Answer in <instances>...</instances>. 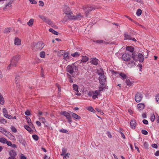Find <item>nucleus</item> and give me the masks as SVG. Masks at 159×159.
Masks as SVG:
<instances>
[{
    "label": "nucleus",
    "mask_w": 159,
    "mask_h": 159,
    "mask_svg": "<svg viewBox=\"0 0 159 159\" xmlns=\"http://www.w3.org/2000/svg\"><path fill=\"white\" fill-rule=\"evenodd\" d=\"M73 14L69 15V19H72L74 20H80L81 18L83 17V16H82L80 13L77 15L76 16L73 15Z\"/></svg>",
    "instance_id": "nucleus-5"
},
{
    "label": "nucleus",
    "mask_w": 159,
    "mask_h": 159,
    "mask_svg": "<svg viewBox=\"0 0 159 159\" xmlns=\"http://www.w3.org/2000/svg\"><path fill=\"white\" fill-rule=\"evenodd\" d=\"M34 21V20L33 19H31L27 22V24L29 26H32L33 24Z\"/></svg>",
    "instance_id": "nucleus-27"
},
{
    "label": "nucleus",
    "mask_w": 159,
    "mask_h": 159,
    "mask_svg": "<svg viewBox=\"0 0 159 159\" xmlns=\"http://www.w3.org/2000/svg\"><path fill=\"white\" fill-rule=\"evenodd\" d=\"M4 102L3 98H0V103L3 104Z\"/></svg>",
    "instance_id": "nucleus-54"
},
{
    "label": "nucleus",
    "mask_w": 159,
    "mask_h": 159,
    "mask_svg": "<svg viewBox=\"0 0 159 159\" xmlns=\"http://www.w3.org/2000/svg\"><path fill=\"white\" fill-rule=\"evenodd\" d=\"M26 119L27 120V122H28L29 125L30 126H32L33 125V124L31 122V119L29 117H26Z\"/></svg>",
    "instance_id": "nucleus-25"
},
{
    "label": "nucleus",
    "mask_w": 159,
    "mask_h": 159,
    "mask_svg": "<svg viewBox=\"0 0 159 159\" xmlns=\"http://www.w3.org/2000/svg\"><path fill=\"white\" fill-rule=\"evenodd\" d=\"M95 93L97 95H98L100 94V92L98 90L95 91Z\"/></svg>",
    "instance_id": "nucleus-58"
},
{
    "label": "nucleus",
    "mask_w": 159,
    "mask_h": 159,
    "mask_svg": "<svg viewBox=\"0 0 159 159\" xmlns=\"http://www.w3.org/2000/svg\"><path fill=\"white\" fill-rule=\"evenodd\" d=\"M64 12L66 15L68 17H69V15L73 14L71 11H70V8L67 6H65L64 7Z\"/></svg>",
    "instance_id": "nucleus-8"
},
{
    "label": "nucleus",
    "mask_w": 159,
    "mask_h": 159,
    "mask_svg": "<svg viewBox=\"0 0 159 159\" xmlns=\"http://www.w3.org/2000/svg\"><path fill=\"white\" fill-rule=\"evenodd\" d=\"M142 133L144 135H147L148 134V132L145 130L143 129L141 131Z\"/></svg>",
    "instance_id": "nucleus-51"
},
{
    "label": "nucleus",
    "mask_w": 159,
    "mask_h": 159,
    "mask_svg": "<svg viewBox=\"0 0 159 159\" xmlns=\"http://www.w3.org/2000/svg\"><path fill=\"white\" fill-rule=\"evenodd\" d=\"M25 114L26 116H29L30 115V111L28 110H27L25 112Z\"/></svg>",
    "instance_id": "nucleus-56"
},
{
    "label": "nucleus",
    "mask_w": 159,
    "mask_h": 159,
    "mask_svg": "<svg viewBox=\"0 0 159 159\" xmlns=\"http://www.w3.org/2000/svg\"><path fill=\"white\" fill-rule=\"evenodd\" d=\"M143 123L146 125L148 124V121L147 120L145 119L143 120Z\"/></svg>",
    "instance_id": "nucleus-60"
},
{
    "label": "nucleus",
    "mask_w": 159,
    "mask_h": 159,
    "mask_svg": "<svg viewBox=\"0 0 159 159\" xmlns=\"http://www.w3.org/2000/svg\"><path fill=\"white\" fill-rule=\"evenodd\" d=\"M32 50L34 51H39L44 47V43L42 41L38 42H34L31 44Z\"/></svg>",
    "instance_id": "nucleus-1"
},
{
    "label": "nucleus",
    "mask_w": 159,
    "mask_h": 159,
    "mask_svg": "<svg viewBox=\"0 0 159 159\" xmlns=\"http://www.w3.org/2000/svg\"><path fill=\"white\" fill-rule=\"evenodd\" d=\"M20 76L19 75H17L15 77V80L16 84L18 83L20 79Z\"/></svg>",
    "instance_id": "nucleus-34"
},
{
    "label": "nucleus",
    "mask_w": 159,
    "mask_h": 159,
    "mask_svg": "<svg viewBox=\"0 0 159 159\" xmlns=\"http://www.w3.org/2000/svg\"><path fill=\"white\" fill-rule=\"evenodd\" d=\"M130 125L131 128L132 129H134L136 125V120L134 119L132 120L130 122Z\"/></svg>",
    "instance_id": "nucleus-12"
},
{
    "label": "nucleus",
    "mask_w": 159,
    "mask_h": 159,
    "mask_svg": "<svg viewBox=\"0 0 159 159\" xmlns=\"http://www.w3.org/2000/svg\"><path fill=\"white\" fill-rule=\"evenodd\" d=\"M127 65L129 67L131 68L135 66V63L134 61L131 60L128 62Z\"/></svg>",
    "instance_id": "nucleus-15"
},
{
    "label": "nucleus",
    "mask_w": 159,
    "mask_h": 159,
    "mask_svg": "<svg viewBox=\"0 0 159 159\" xmlns=\"http://www.w3.org/2000/svg\"><path fill=\"white\" fill-rule=\"evenodd\" d=\"M65 52L64 51H60L58 53V55L61 56V55H63Z\"/></svg>",
    "instance_id": "nucleus-46"
},
{
    "label": "nucleus",
    "mask_w": 159,
    "mask_h": 159,
    "mask_svg": "<svg viewBox=\"0 0 159 159\" xmlns=\"http://www.w3.org/2000/svg\"><path fill=\"white\" fill-rule=\"evenodd\" d=\"M66 151H67V150H66V148H62V152H61V155H64L65 154V153H66Z\"/></svg>",
    "instance_id": "nucleus-39"
},
{
    "label": "nucleus",
    "mask_w": 159,
    "mask_h": 159,
    "mask_svg": "<svg viewBox=\"0 0 159 159\" xmlns=\"http://www.w3.org/2000/svg\"><path fill=\"white\" fill-rule=\"evenodd\" d=\"M73 87L74 90L76 92L78 91V87L77 85L74 84L73 85Z\"/></svg>",
    "instance_id": "nucleus-40"
},
{
    "label": "nucleus",
    "mask_w": 159,
    "mask_h": 159,
    "mask_svg": "<svg viewBox=\"0 0 159 159\" xmlns=\"http://www.w3.org/2000/svg\"><path fill=\"white\" fill-rule=\"evenodd\" d=\"M7 121L4 118L0 119V122L3 124H5L7 123Z\"/></svg>",
    "instance_id": "nucleus-47"
},
{
    "label": "nucleus",
    "mask_w": 159,
    "mask_h": 159,
    "mask_svg": "<svg viewBox=\"0 0 159 159\" xmlns=\"http://www.w3.org/2000/svg\"><path fill=\"white\" fill-rule=\"evenodd\" d=\"M10 117H9V118H7L9 119H16V116H12L10 115H9Z\"/></svg>",
    "instance_id": "nucleus-62"
},
{
    "label": "nucleus",
    "mask_w": 159,
    "mask_h": 159,
    "mask_svg": "<svg viewBox=\"0 0 159 159\" xmlns=\"http://www.w3.org/2000/svg\"><path fill=\"white\" fill-rule=\"evenodd\" d=\"M60 114L66 117L68 120V122L71 123L72 122L70 116L68 112L66 111H62L61 112Z\"/></svg>",
    "instance_id": "nucleus-6"
},
{
    "label": "nucleus",
    "mask_w": 159,
    "mask_h": 159,
    "mask_svg": "<svg viewBox=\"0 0 159 159\" xmlns=\"http://www.w3.org/2000/svg\"><path fill=\"white\" fill-rule=\"evenodd\" d=\"M94 42L97 43H98L99 44H101L102 43H107L105 42L104 41H103V40H96L95 41H94Z\"/></svg>",
    "instance_id": "nucleus-30"
},
{
    "label": "nucleus",
    "mask_w": 159,
    "mask_h": 159,
    "mask_svg": "<svg viewBox=\"0 0 159 159\" xmlns=\"http://www.w3.org/2000/svg\"><path fill=\"white\" fill-rule=\"evenodd\" d=\"M138 54V57H139V62H143L144 60L143 55L141 53H139Z\"/></svg>",
    "instance_id": "nucleus-19"
},
{
    "label": "nucleus",
    "mask_w": 159,
    "mask_h": 159,
    "mask_svg": "<svg viewBox=\"0 0 159 159\" xmlns=\"http://www.w3.org/2000/svg\"><path fill=\"white\" fill-rule=\"evenodd\" d=\"M48 25H50L51 26H52L53 25V23L51 20L47 18L46 20L44 21Z\"/></svg>",
    "instance_id": "nucleus-24"
},
{
    "label": "nucleus",
    "mask_w": 159,
    "mask_h": 159,
    "mask_svg": "<svg viewBox=\"0 0 159 159\" xmlns=\"http://www.w3.org/2000/svg\"><path fill=\"white\" fill-rule=\"evenodd\" d=\"M107 134L109 138H111L112 137L111 135L110 132H107Z\"/></svg>",
    "instance_id": "nucleus-64"
},
{
    "label": "nucleus",
    "mask_w": 159,
    "mask_h": 159,
    "mask_svg": "<svg viewBox=\"0 0 159 159\" xmlns=\"http://www.w3.org/2000/svg\"><path fill=\"white\" fill-rule=\"evenodd\" d=\"M60 131L62 133H66L67 131L65 129H61L60 130Z\"/></svg>",
    "instance_id": "nucleus-61"
},
{
    "label": "nucleus",
    "mask_w": 159,
    "mask_h": 159,
    "mask_svg": "<svg viewBox=\"0 0 159 159\" xmlns=\"http://www.w3.org/2000/svg\"><path fill=\"white\" fill-rule=\"evenodd\" d=\"M68 56V52H65L63 54V59L66 60V61L69 59V57Z\"/></svg>",
    "instance_id": "nucleus-23"
},
{
    "label": "nucleus",
    "mask_w": 159,
    "mask_h": 159,
    "mask_svg": "<svg viewBox=\"0 0 159 159\" xmlns=\"http://www.w3.org/2000/svg\"><path fill=\"white\" fill-rule=\"evenodd\" d=\"M11 30L10 28H7L4 30V33L5 34L8 33L10 32Z\"/></svg>",
    "instance_id": "nucleus-33"
},
{
    "label": "nucleus",
    "mask_w": 159,
    "mask_h": 159,
    "mask_svg": "<svg viewBox=\"0 0 159 159\" xmlns=\"http://www.w3.org/2000/svg\"><path fill=\"white\" fill-rule=\"evenodd\" d=\"M155 119V116L154 114H153L151 116L150 118L151 120L152 121H153Z\"/></svg>",
    "instance_id": "nucleus-50"
},
{
    "label": "nucleus",
    "mask_w": 159,
    "mask_h": 159,
    "mask_svg": "<svg viewBox=\"0 0 159 159\" xmlns=\"http://www.w3.org/2000/svg\"><path fill=\"white\" fill-rule=\"evenodd\" d=\"M120 76L121 77V78L123 79H126L127 78V76L123 73H120L119 74Z\"/></svg>",
    "instance_id": "nucleus-29"
},
{
    "label": "nucleus",
    "mask_w": 159,
    "mask_h": 159,
    "mask_svg": "<svg viewBox=\"0 0 159 159\" xmlns=\"http://www.w3.org/2000/svg\"><path fill=\"white\" fill-rule=\"evenodd\" d=\"M98 59L94 58L92 59V60L90 61V62L93 64L97 65L98 64Z\"/></svg>",
    "instance_id": "nucleus-13"
},
{
    "label": "nucleus",
    "mask_w": 159,
    "mask_h": 159,
    "mask_svg": "<svg viewBox=\"0 0 159 159\" xmlns=\"http://www.w3.org/2000/svg\"><path fill=\"white\" fill-rule=\"evenodd\" d=\"M77 66L75 63L71 65H69L66 67L67 71L70 74H72L74 72L77 70Z\"/></svg>",
    "instance_id": "nucleus-3"
},
{
    "label": "nucleus",
    "mask_w": 159,
    "mask_h": 159,
    "mask_svg": "<svg viewBox=\"0 0 159 159\" xmlns=\"http://www.w3.org/2000/svg\"><path fill=\"white\" fill-rule=\"evenodd\" d=\"M88 110L89 111L91 112H92L93 113H94L95 112V110L93 108V107H89L88 108Z\"/></svg>",
    "instance_id": "nucleus-42"
},
{
    "label": "nucleus",
    "mask_w": 159,
    "mask_h": 159,
    "mask_svg": "<svg viewBox=\"0 0 159 159\" xmlns=\"http://www.w3.org/2000/svg\"><path fill=\"white\" fill-rule=\"evenodd\" d=\"M49 31L52 32V33L55 35H57L58 34V32L55 31L52 28H50L49 29Z\"/></svg>",
    "instance_id": "nucleus-28"
},
{
    "label": "nucleus",
    "mask_w": 159,
    "mask_h": 159,
    "mask_svg": "<svg viewBox=\"0 0 159 159\" xmlns=\"http://www.w3.org/2000/svg\"><path fill=\"white\" fill-rule=\"evenodd\" d=\"M136 14L137 16H139L142 14V10L140 9H138Z\"/></svg>",
    "instance_id": "nucleus-37"
},
{
    "label": "nucleus",
    "mask_w": 159,
    "mask_h": 159,
    "mask_svg": "<svg viewBox=\"0 0 159 159\" xmlns=\"http://www.w3.org/2000/svg\"><path fill=\"white\" fill-rule=\"evenodd\" d=\"M11 2H9L6 5L5 7H4L3 8V10H5V9H6V8L7 7H11Z\"/></svg>",
    "instance_id": "nucleus-45"
},
{
    "label": "nucleus",
    "mask_w": 159,
    "mask_h": 159,
    "mask_svg": "<svg viewBox=\"0 0 159 159\" xmlns=\"http://www.w3.org/2000/svg\"><path fill=\"white\" fill-rule=\"evenodd\" d=\"M30 2L32 4H36L37 3V2L36 1L34 0H29Z\"/></svg>",
    "instance_id": "nucleus-55"
},
{
    "label": "nucleus",
    "mask_w": 159,
    "mask_h": 159,
    "mask_svg": "<svg viewBox=\"0 0 159 159\" xmlns=\"http://www.w3.org/2000/svg\"><path fill=\"white\" fill-rule=\"evenodd\" d=\"M2 111L4 114V115L5 117L7 118H9V117L10 116H9L10 115H8L7 114V111L5 108H3V109Z\"/></svg>",
    "instance_id": "nucleus-20"
},
{
    "label": "nucleus",
    "mask_w": 159,
    "mask_h": 159,
    "mask_svg": "<svg viewBox=\"0 0 159 159\" xmlns=\"http://www.w3.org/2000/svg\"><path fill=\"white\" fill-rule=\"evenodd\" d=\"M9 153L10 157L7 159H16L15 157L16 155V153L14 150L9 151Z\"/></svg>",
    "instance_id": "nucleus-9"
},
{
    "label": "nucleus",
    "mask_w": 159,
    "mask_h": 159,
    "mask_svg": "<svg viewBox=\"0 0 159 159\" xmlns=\"http://www.w3.org/2000/svg\"><path fill=\"white\" fill-rule=\"evenodd\" d=\"M0 132L3 134L7 136L8 137L9 136H8V135H6V134L5 133H7V134H8L9 135H10V136H11L12 137H14V136L12 135H11V133H10L9 132L7 131L6 129H4L2 127H0Z\"/></svg>",
    "instance_id": "nucleus-11"
},
{
    "label": "nucleus",
    "mask_w": 159,
    "mask_h": 159,
    "mask_svg": "<svg viewBox=\"0 0 159 159\" xmlns=\"http://www.w3.org/2000/svg\"><path fill=\"white\" fill-rule=\"evenodd\" d=\"M143 144L144 147L148 149V144L146 142H144Z\"/></svg>",
    "instance_id": "nucleus-53"
},
{
    "label": "nucleus",
    "mask_w": 159,
    "mask_h": 159,
    "mask_svg": "<svg viewBox=\"0 0 159 159\" xmlns=\"http://www.w3.org/2000/svg\"><path fill=\"white\" fill-rule=\"evenodd\" d=\"M6 143H7V145L10 146H11V144H12L11 142H10V141H7V140Z\"/></svg>",
    "instance_id": "nucleus-59"
},
{
    "label": "nucleus",
    "mask_w": 159,
    "mask_h": 159,
    "mask_svg": "<svg viewBox=\"0 0 159 159\" xmlns=\"http://www.w3.org/2000/svg\"><path fill=\"white\" fill-rule=\"evenodd\" d=\"M126 49L127 51L132 52L134 50V48L132 46H127L126 47Z\"/></svg>",
    "instance_id": "nucleus-21"
},
{
    "label": "nucleus",
    "mask_w": 159,
    "mask_h": 159,
    "mask_svg": "<svg viewBox=\"0 0 159 159\" xmlns=\"http://www.w3.org/2000/svg\"><path fill=\"white\" fill-rule=\"evenodd\" d=\"M124 37L126 39L130 40L131 39V36L128 35L127 32H125L124 34Z\"/></svg>",
    "instance_id": "nucleus-26"
},
{
    "label": "nucleus",
    "mask_w": 159,
    "mask_h": 159,
    "mask_svg": "<svg viewBox=\"0 0 159 159\" xmlns=\"http://www.w3.org/2000/svg\"><path fill=\"white\" fill-rule=\"evenodd\" d=\"M7 140L4 138H0V142L3 143H5L6 142Z\"/></svg>",
    "instance_id": "nucleus-38"
},
{
    "label": "nucleus",
    "mask_w": 159,
    "mask_h": 159,
    "mask_svg": "<svg viewBox=\"0 0 159 159\" xmlns=\"http://www.w3.org/2000/svg\"><path fill=\"white\" fill-rule=\"evenodd\" d=\"M20 59V55H17L16 56H14L11 61L10 64L7 66V69H10V67L12 66V67H15L18 61Z\"/></svg>",
    "instance_id": "nucleus-2"
},
{
    "label": "nucleus",
    "mask_w": 159,
    "mask_h": 159,
    "mask_svg": "<svg viewBox=\"0 0 159 159\" xmlns=\"http://www.w3.org/2000/svg\"><path fill=\"white\" fill-rule=\"evenodd\" d=\"M126 84L129 86H130L132 84L131 82L129 79H126Z\"/></svg>",
    "instance_id": "nucleus-31"
},
{
    "label": "nucleus",
    "mask_w": 159,
    "mask_h": 159,
    "mask_svg": "<svg viewBox=\"0 0 159 159\" xmlns=\"http://www.w3.org/2000/svg\"><path fill=\"white\" fill-rule=\"evenodd\" d=\"M86 9V10L89 12L92 10H94V8L93 7H87Z\"/></svg>",
    "instance_id": "nucleus-43"
},
{
    "label": "nucleus",
    "mask_w": 159,
    "mask_h": 159,
    "mask_svg": "<svg viewBox=\"0 0 159 159\" xmlns=\"http://www.w3.org/2000/svg\"><path fill=\"white\" fill-rule=\"evenodd\" d=\"M24 127L25 129L29 131H31L32 129L29 126L27 125H25L24 126Z\"/></svg>",
    "instance_id": "nucleus-41"
},
{
    "label": "nucleus",
    "mask_w": 159,
    "mask_h": 159,
    "mask_svg": "<svg viewBox=\"0 0 159 159\" xmlns=\"http://www.w3.org/2000/svg\"><path fill=\"white\" fill-rule=\"evenodd\" d=\"M142 97V94L139 93L137 92L135 96V100L137 102H139L141 100Z\"/></svg>",
    "instance_id": "nucleus-10"
},
{
    "label": "nucleus",
    "mask_w": 159,
    "mask_h": 159,
    "mask_svg": "<svg viewBox=\"0 0 159 159\" xmlns=\"http://www.w3.org/2000/svg\"><path fill=\"white\" fill-rule=\"evenodd\" d=\"M98 74L99 75V80L100 83L102 85H104L106 81V78L104 74V71L102 70L101 72L98 71Z\"/></svg>",
    "instance_id": "nucleus-4"
},
{
    "label": "nucleus",
    "mask_w": 159,
    "mask_h": 159,
    "mask_svg": "<svg viewBox=\"0 0 159 159\" xmlns=\"http://www.w3.org/2000/svg\"><path fill=\"white\" fill-rule=\"evenodd\" d=\"M80 54H79V52H76L74 53H72L71 54V56L74 57H77L79 56Z\"/></svg>",
    "instance_id": "nucleus-32"
},
{
    "label": "nucleus",
    "mask_w": 159,
    "mask_h": 159,
    "mask_svg": "<svg viewBox=\"0 0 159 159\" xmlns=\"http://www.w3.org/2000/svg\"><path fill=\"white\" fill-rule=\"evenodd\" d=\"M33 139L35 141H37L39 139L38 136L36 134H34L32 135Z\"/></svg>",
    "instance_id": "nucleus-44"
},
{
    "label": "nucleus",
    "mask_w": 159,
    "mask_h": 159,
    "mask_svg": "<svg viewBox=\"0 0 159 159\" xmlns=\"http://www.w3.org/2000/svg\"><path fill=\"white\" fill-rule=\"evenodd\" d=\"M14 44L17 45H20L21 44V40L20 39L16 38L14 40Z\"/></svg>",
    "instance_id": "nucleus-16"
},
{
    "label": "nucleus",
    "mask_w": 159,
    "mask_h": 159,
    "mask_svg": "<svg viewBox=\"0 0 159 159\" xmlns=\"http://www.w3.org/2000/svg\"><path fill=\"white\" fill-rule=\"evenodd\" d=\"M82 57L81 60V62H85L88 61L89 58L86 56H82Z\"/></svg>",
    "instance_id": "nucleus-22"
},
{
    "label": "nucleus",
    "mask_w": 159,
    "mask_h": 159,
    "mask_svg": "<svg viewBox=\"0 0 159 159\" xmlns=\"http://www.w3.org/2000/svg\"><path fill=\"white\" fill-rule=\"evenodd\" d=\"M144 105L143 103H139L137 105L138 108L139 110H143L144 108Z\"/></svg>",
    "instance_id": "nucleus-18"
},
{
    "label": "nucleus",
    "mask_w": 159,
    "mask_h": 159,
    "mask_svg": "<svg viewBox=\"0 0 159 159\" xmlns=\"http://www.w3.org/2000/svg\"><path fill=\"white\" fill-rule=\"evenodd\" d=\"M156 100L158 103H159V94H158L155 97Z\"/></svg>",
    "instance_id": "nucleus-52"
},
{
    "label": "nucleus",
    "mask_w": 159,
    "mask_h": 159,
    "mask_svg": "<svg viewBox=\"0 0 159 159\" xmlns=\"http://www.w3.org/2000/svg\"><path fill=\"white\" fill-rule=\"evenodd\" d=\"M70 113L72 117L78 120H79L81 119V117L77 114L71 112H70Z\"/></svg>",
    "instance_id": "nucleus-17"
},
{
    "label": "nucleus",
    "mask_w": 159,
    "mask_h": 159,
    "mask_svg": "<svg viewBox=\"0 0 159 159\" xmlns=\"http://www.w3.org/2000/svg\"><path fill=\"white\" fill-rule=\"evenodd\" d=\"M45 53L44 52L42 51L40 53V56L42 58H44L45 57Z\"/></svg>",
    "instance_id": "nucleus-36"
},
{
    "label": "nucleus",
    "mask_w": 159,
    "mask_h": 159,
    "mask_svg": "<svg viewBox=\"0 0 159 159\" xmlns=\"http://www.w3.org/2000/svg\"><path fill=\"white\" fill-rule=\"evenodd\" d=\"M151 146L152 148H157V145L156 144H155V143L152 144L151 145Z\"/></svg>",
    "instance_id": "nucleus-63"
},
{
    "label": "nucleus",
    "mask_w": 159,
    "mask_h": 159,
    "mask_svg": "<svg viewBox=\"0 0 159 159\" xmlns=\"http://www.w3.org/2000/svg\"><path fill=\"white\" fill-rule=\"evenodd\" d=\"M39 119L44 124L46 122L45 119V118L41 116H40L39 117Z\"/></svg>",
    "instance_id": "nucleus-35"
},
{
    "label": "nucleus",
    "mask_w": 159,
    "mask_h": 159,
    "mask_svg": "<svg viewBox=\"0 0 159 159\" xmlns=\"http://www.w3.org/2000/svg\"><path fill=\"white\" fill-rule=\"evenodd\" d=\"M132 58L135 61H139V58L138 56V53H133L132 54Z\"/></svg>",
    "instance_id": "nucleus-14"
},
{
    "label": "nucleus",
    "mask_w": 159,
    "mask_h": 159,
    "mask_svg": "<svg viewBox=\"0 0 159 159\" xmlns=\"http://www.w3.org/2000/svg\"><path fill=\"white\" fill-rule=\"evenodd\" d=\"M131 58V55L128 53H125L122 55V58L125 61H128L130 60Z\"/></svg>",
    "instance_id": "nucleus-7"
},
{
    "label": "nucleus",
    "mask_w": 159,
    "mask_h": 159,
    "mask_svg": "<svg viewBox=\"0 0 159 159\" xmlns=\"http://www.w3.org/2000/svg\"><path fill=\"white\" fill-rule=\"evenodd\" d=\"M47 114V113H43L42 112H41V111H39L38 112V114L39 115H40V116L44 115V116H45Z\"/></svg>",
    "instance_id": "nucleus-49"
},
{
    "label": "nucleus",
    "mask_w": 159,
    "mask_h": 159,
    "mask_svg": "<svg viewBox=\"0 0 159 159\" xmlns=\"http://www.w3.org/2000/svg\"><path fill=\"white\" fill-rule=\"evenodd\" d=\"M11 131L14 133H16L17 132V130L16 128L14 126H12L11 127Z\"/></svg>",
    "instance_id": "nucleus-48"
},
{
    "label": "nucleus",
    "mask_w": 159,
    "mask_h": 159,
    "mask_svg": "<svg viewBox=\"0 0 159 159\" xmlns=\"http://www.w3.org/2000/svg\"><path fill=\"white\" fill-rule=\"evenodd\" d=\"M39 5L41 6L42 7L44 5V2L43 1H39Z\"/></svg>",
    "instance_id": "nucleus-57"
}]
</instances>
